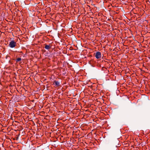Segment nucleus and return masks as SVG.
<instances>
[{
	"label": "nucleus",
	"mask_w": 150,
	"mask_h": 150,
	"mask_svg": "<svg viewBox=\"0 0 150 150\" xmlns=\"http://www.w3.org/2000/svg\"><path fill=\"white\" fill-rule=\"evenodd\" d=\"M11 48H13L16 46V42L14 40H11L8 45Z\"/></svg>",
	"instance_id": "nucleus-1"
},
{
	"label": "nucleus",
	"mask_w": 150,
	"mask_h": 150,
	"mask_svg": "<svg viewBox=\"0 0 150 150\" xmlns=\"http://www.w3.org/2000/svg\"><path fill=\"white\" fill-rule=\"evenodd\" d=\"M95 57L97 59H99L101 58V52L99 51L96 52L95 54Z\"/></svg>",
	"instance_id": "nucleus-2"
},
{
	"label": "nucleus",
	"mask_w": 150,
	"mask_h": 150,
	"mask_svg": "<svg viewBox=\"0 0 150 150\" xmlns=\"http://www.w3.org/2000/svg\"><path fill=\"white\" fill-rule=\"evenodd\" d=\"M53 85L54 86H60L59 82L57 81H54L53 83Z\"/></svg>",
	"instance_id": "nucleus-3"
},
{
	"label": "nucleus",
	"mask_w": 150,
	"mask_h": 150,
	"mask_svg": "<svg viewBox=\"0 0 150 150\" xmlns=\"http://www.w3.org/2000/svg\"><path fill=\"white\" fill-rule=\"evenodd\" d=\"M51 46L50 45H45V48L47 50H49L51 48Z\"/></svg>",
	"instance_id": "nucleus-4"
},
{
	"label": "nucleus",
	"mask_w": 150,
	"mask_h": 150,
	"mask_svg": "<svg viewBox=\"0 0 150 150\" xmlns=\"http://www.w3.org/2000/svg\"><path fill=\"white\" fill-rule=\"evenodd\" d=\"M21 58H18L16 60V62H19L21 61Z\"/></svg>",
	"instance_id": "nucleus-5"
}]
</instances>
